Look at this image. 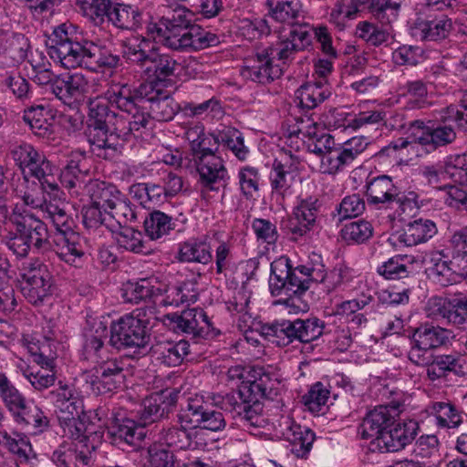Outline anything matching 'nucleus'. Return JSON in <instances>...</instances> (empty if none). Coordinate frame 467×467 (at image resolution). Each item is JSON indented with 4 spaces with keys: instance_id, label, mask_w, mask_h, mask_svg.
<instances>
[{
    "instance_id": "nucleus-51",
    "label": "nucleus",
    "mask_w": 467,
    "mask_h": 467,
    "mask_svg": "<svg viewBox=\"0 0 467 467\" xmlns=\"http://www.w3.org/2000/svg\"><path fill=\"white\" fill-rule=\"evenodd\" d=\"M402 0H368L369 12L382 24H390L398 18Z\"/></svg>"
},
{
    "instance_id": "nucleus-63",
    "label": "nucleus",
    "mask_w": 467,
    "mask_h": 467,
    "mask_svg": "<svg viewBox=\"0 0 467 467\" xmlns=\"http://www.w3.org/2000/svg\"><path fill=\"white\" fill-rule=\"evenodd\" d=\"M329 391L317 382L312 386L309 391L302 397L304 405L312 412H319L321 407L327 401Z\"/></svg>"
},
{
    "instance_id": "nucleus-11",
    "label": "nucleus",
    "mask_w": 467,
    "mask_h": 467,
    "mask_svg": "<svg viewBox=\"0 0 467 467\" xmlns=\"http://www.w3.org/2000/svg\"><path fill=\"white\" fill-rule=\"evenodd\" d=\"M311 280L305 274H299L297 267L293 268L288 258L281 257L271 264V275L269 277V288L273 296H281L283 293L289 296L284 301L279 300L288 307L303 310L296 302L307 289Z\"/></svg>"
},
{
    "instance_id": "nucleus-57",
    "label": "nucleus",
    "mask_w": 467,
    "mask_h": 467,
    "mask_svg": "<svg viewBox=\"0 0 467 467\" xmlns=\"http://www.w3.org/2000/svg\"><path fill=\"white\" fill-rule=\"evenodd\" d=\"M0 436L5 442L6 449L16 455L21 462H27L33 457L34 451L30 441L26 435L17 434L19 439L13 438L7 431H0Z\"/></svg>"
},
{
    "instance_id": "nucleus-43",
    "label": "nucleus",
    "mask_w": 467,
    "mask_h": 467,
    "mask_svg": "<svg viewBox=\"0 0 467 467\" xmlns=\"http://www.w3.org/2000/svg\"><path fill=\"white\" fill-rule=\"evenodd\" d=\"M178 259L181 262L207 265L212 262L210 244L202 239H191L180 245Z\"/></svg>"
},
{
    "instance_id": "nucleus-7",
    "label": "nucleus",
    "mask_w": 467,
    "mask_h": 467,
    "mask_svg": "<svg viewBox=\"0 0 467 467\" xmlns=\"http://www.w3.org/2000/svg\"><path fill=\"white\" fill-rule=\"evenodd\" d=\"M76 5L95 26L111 25L123 31H137L143 25V12L136 5L114 0H76Z\"/></svg>"
},
{
    "instance_id": "nucleus-4",
    "label": "nucleus",
    "mask_w": 467,
    "mask_h": 467,
    "mask_svg": "<svg viewBox=\"0 0 467 467\" xmlns=\"http://www.w3.org/2000/svg\"><path fill=\"white\" fill-rule=\"evenodd\" d=\"M72 24H62L49 36L47 54L66 68L84 67L90 71H104L118 66L119 57L88 40L79 41Z\"/></svg>"
},
{
    "instance_id": "nucleus-47",
    "label": "nucleus",
    "mask_w": 467,
    "mask_h": 467,
    "mask_svg": "<svg viewBox=\"0 0 467 467\" xmlns=\"http://www.w3.org/2000/svg\"><path fill=\"white\" fill-rule=\"evenodd\" d=\"M214 142L230 150L240 161H244L248 155V148L244 143L241 131L235 128L225 127L213 136Z\"/></svg>"
},
{
    "instance_id": "nucleus-28",
    "label": "nucleus",
    "mask_w": 467,
    "mask_h": 467,
    "mask_svg": "<svg viewBox=\"0 0 467 467\" xmlns=\"http://www.w3.org/2000/svg\"><path fill=\"white\" fill-rule=\"evenodd\" d=\"M282 435L291 445V452L297 458H306L316 439L315 432L286 418L283 422Z\"/></svg>"
},
{
    "instance_id": "nucleus-49",
    "label": "nucleus",
    "mask_w": 467,
    "mask_h": 467,
    "mask_svg": "<svg viewBox=\"0 0 467 467\" xmlns=\"http://www.w3.org/2000/svg\"><path fill=\"white\" fill-rule=\"evenodd\" d=\"M174 225L175 223L171 216L157 210L150 213L144 221L145 232L152 240L169 234Z\"/></svg>"
},
{
    "instance_id": "nucleus-62",
    "label": "nucleus",
    "mask_w": 467,
    "mask_h": 467,
    "mask_svg": "<svg viewBox=\"0 0 467 467\" xmlns=\"http://www.w3.org/2000/svg\"><path fill=\"white\" fill-rule=\"evenodd\" d=\"M28 349L32 355H40L50 360L57 358V347L52 336H34L28 343Z\"/></svg>"
},
{
    "instance_id": "nucleus-50",
    "label": "nucleus",
    "mask_w": 467,
    "mask_h": 467,
    "mask_svg": "<svg viewBox=\"0 0 467 467\" xmlns=\"http://www.w3.org/2000/svg\"><path fill=\"white\" fill-rule=\"evenodd\" d=\"M21 293L32 305H42L52 296V279L21 282Z\"/></svg>"
},
{
    "instance_id": "nucleus-5",
    "label": "nucleus",
    "mask_w": 467,
    "mask_h": 467,
    "mask_svg": "<svg viewBox=\"0 0 467 467\" xmlns=\"http://www.w3.org/2000/svg\"><path fill=\"white\" fill-rule=\"evenodd\" d=\"M178 395L177 389H165L147 396L138 410V422L126 418L117 420L111 426L110 433L114 442L139 448L140 442L146 436L145 426L168 417L177 403Z\"/></svg>"
},
{
    "instance_id": "nucleus-37",
    "label": "nucleus",
    "mask_w": 467,
    "mask_h": 467,
    "mask_svg": "<svg viewBox=\"0 0 467 467\" xmlns=\"http://www.w3.org/2000/svg\"><path fill=\"white\" fill-rule=\"evenodd\" d=\"M50 110L43 104H34L23 111V119L32 132L40 138L49 140L54 134V125L48 119Z\"/></svg>"
},
{
    "instance_id": "nucleus-46",
    "label": "nucleus",
    "mask_w": 467,
    "mask_h": 467,
    "mask_svg": "<svg viewBox=\"0 0 467 467\" xmlns=\"http://www.w3.org/2000/svg\"><path fill=\"white\" fill-rule=\"evenodd\" d=\"M179 67L177 61L169 54L161 53L158 48H151V59L147 66V71L160 81L174 76Z\"/></svg>"
},
{
    "instance_id": "nucleus-44",
    "label": "nucleus",
    "mask_w": 467,
    "mask_h": 467,
    "mask_svg": "<svg viewBox=\"0 0 467 467\" xmlns=\"http://www.w3.org/2000/svg\"><path fill=\"white\" fill-rule=\"evenodd\" d=\"M88 192L91 201L101 206L104 211L110 210L123 196L114 184L99 180L89 183Z\"/></svg>"
},
{
    "instance_id": "nucleus-6",
    "label": "nucleus",
    "mask_w": 467,
    "mask_h": 467,
    "mask_svg": "<svg viewBox=\"0 0 467 467\" xmlns=\"http://www.w3.org/2000/svg\"><path fill=\"white\" fill-rule=\"evenodd\" d=\"M0 213L12 225L4 237L5 244L17 258L26 257L32 244L38 250L48 248V230L44 222L29 213H19L16 209L9 213L5 203L0 204Z\"/></svg>"
},
{
    "instance_id": "nucleus-40",
    "label": "nucleus",
    "mask_w": 467,
    "mask_h": 467,
    "mask_svg": "<svg viewBox=\"0 0 467 467\" xmlns=\"http://www.w3.org/2000/svg\"><path fill=\"white\" fill-rule=\"evenodd\" d=\"M262 334L271 343L278 347H286L297 340L296 320H280L265 324Z\"/></svg>"
},
{
    "instance_id": "nucleus-53",
    "label": "nucleus",
    "mask_w": 467,
    "mask_h": 467,
    "mask_svg": "<svg viewBox=\"0 0 467 467\" xmlns=\"http://www.w3.org/2000/svg\"><path fill=\"white\" fill-rule=\"evenodd\" d=\"M115 239L118 245L135 254L144 253L143 234L132 227L115 228Z\"/></svg>"
},
{
    "instance_id": "nucleus-39",
    "label": "nucleus",
    "mask_w": 467,
    "mask_h": 467,
    "mask_svg": "<svg viewBox=\"0 0 467 467\" xmlns=\"http://www.w3.org/2000/svg\"><path fill=\"white\" fill-rule=\"evenodd\" d=\"M152 351L156 358L168 367L181 365L190 353V344L186 340L178 342L162 341L157 343Z\"/></svg>"
},
{
    "instance_id": "nucleus-3",
    "label": "nucleus",
    "mask_w": 467,
    "mask_h": 467,
    "mask_svg": "<svg viewBox=\"0 0 467 467\" xmlns=\"http://www.w3.org/2000/svg\"><path fill=\"white\" fill-rule=\"evenodd\" d=\"M225 426L223 413L213 409L202 395H194L187 399L185 407L177 414V423L161 429L159 440L174 451L203 449L207 443L202 430L217 432Z\"/></svg>"
},
{
    "instance_id": "nucleus-30",
    "label": "nucleus",
    "mask_w": 467,
    "mask_h": 467,
    "mask_svg": "<svg viewBox=\"0 0 467 467\" xmlns=\"http://www.w3.org/2000/svg\"><path fill=\"white\" fill-rule=\"evenodd\" d=\"M463 358L457 352L450 354L430 355V360L421 367H426V374L430 380L446 377L449 373L455 375L464 374Z\"/></svg>"
},
{
    "instance_id": "nucleus-8",
    "label": "nucleus",
    "mask_w": 467,
    "mask_h": 467,
    "mask_svg": "<svg viewBox=\"0 0 467 467\" xmlns=\"http://www.w3.org/2000/svg\"><path fill=\"white\" fill-rule=\"evenodd\" d=\"M462 106V99L456 105H450L442 109L439 113V122L427 125L423 120L416 119L410 122L408 131L412 142L419 143L426 150L432 152L440 147L447 146L456 140V131L451 123H455L457 128L467 132L463 127L460 125L458 117H453L448 111L451 108H460Z\"/></svg>"
},
{
    "instance_id": "nucleus-52",
    "label": "nucleus",
    "mask_w": 467,
    "mask_h": 467,
    "mask_svg": "<svg viewBox=\"0 0 467 467\" xmlns=\"http://www.w3.org/2000/svg\"><path fill=\"white\" fill-rule=\"evenodd\" d=\"M0 400L10 414L15 412L27 400L2 372H0Z\"/></svg>"
},
{
    "instance_id": "nucleus-20",
    "label": "nucleus",
    "mask_w": 467,
    "mask_h": 467,
    "mask_svg": "<svg viewBox=\"0 0 467 467\" xmlns=\"http://www.w3.org/2000/svg\"><path fill=\"white\" fill-rule=\"evenodd\" d=\"M244 78L259 84H269L283 75L281 64H276L265 47H257L245 58L242 69Z\"/></svg>"
},
{
    "instance_id": "nucleus-14",
    "label": "nucleus",
    "mask_w": 467,
    "mask_h": 467,
    "mask_svg": "<svg viewBox=\"0 0 467 467\" xmlns=\"http://www.w3.org/2000/svg\"><path fill=\"white\" fill-rule=\"evenodd\" d=\"M452 337L453 333L450 329L423 324L413 332L408 358L415 365H424L429 362L431 350L447 345Z\"/></svg>"
},
{
    "instance_id": "nucleus-56",
    "label": "nucleus",
    "mask_w": 467,
    "mask_h": 467,
    "mask_svg": "<svg viewBox=\"0 0 467 467\" xmlns=\"http://www.w3.org/2000/svg\"><path fill=\"white\" fill-rule=\"evenodd\" d=\"M103 208L91 201V204L82 210L83 223L88 229H95L105 225L111 232L115 231L116 224L112 223L109 211L102 212Z\"/></svg>"
},
{
    "instance_id": "nucleus-19",
    "label": "nucleus",
    "mask_w": 467,
    "mask_h": 467,
    "mask_svg": "<svg viewBox=\"0 0 467 467\" xmlns=\"http://www.w3.org/2000/svg\"><path fill=\"white\" fill-rule=\"evenodd\" d=\"M409 197H404L399 187L388 175L374 177L366 183V196L368 204L379 209H390L394 204L402 206L408 200H415L417 195L410 192Z\"/></svg>"
},
{
    "instance_id": "nucleus-41",
    "label": "nucleus",
    "mask_w": 467,
    "mask_h": 467,
    "mask_svg": "<svg viewBox=\"0 0 467 467\" xmlns=\"http://www.w3.org/2000/svg\"><path fill=\"white\" fill-rule=\"evenodd\" d=\"M85 158L80 152H71L67 165L58 175V182L67 189H74L84 183L88 170L84 167Z\"/></svg>"
},
{
    "instance_id": "nucleus-38",
    "label": "nucleus",
    "mask_w": 467,
    "mask_h": 467,
    "mask_svg": "<svg viewBox=\"0 0 467 467\" xmlns=\"http://www.w3.org/2000/svg\"><path fill=\"white\" fill-rule=\"evenodd\" d=\"M451 29V19L444 14H440L432 19L418 21L414 28V34L421 40L439 41L446 38Z\"/></svg>"
},
{
    "instance_id": "nucleus-9",
    "label": "nucleus",
    "mask_w": 467,
    "mask_h": 467,
    "mask_svg": "<svg viewBox=\"0 0 467 467\" xmlns=\"http://www.w3.org/2000/svg\"><path fill=\"white\" fill-rule=\"evenodd\" d=\"M47 213L55 229V252L67 264L78 265L85 256L83 238L74 230L75 222L64 208L50 203Z\"/></svg>"
},
{
    "instance_id": "nucleus-33",
    "label": "nucleus",
    "mask_w": 467,
    "mask_h": 467,
    "mask_svg": "<svg viewBox=\"0 0 467 467\" xmlns=\"http://www.w3.org/2000/svg\"><path fill=\"white\" fill-rule=\"evenodd\" d=\"M308 128L306 130L308 137L307 150L309 152L320 157L324 171L329 173L328 157L333 158L331 156L332 153L337 151L335 140L330 134L317 130L314 121H312Z\"/></svg>"
},
{
    "instance_id": "nucleus-22",
    "label": "nucleus",
    "mask_w": 467,
    "mask_h": 467,
    "mask_svg": "<svg viewBox=\"0 0 467 467\" xmlns=\"http://www.w3.org/2000/svg\"><path fill=\"white\" fill-rule=\"evenodd\" d=\"M402 407L403 403L391 401L388 405H380L370 410L360 426L362 438H374L375 442L383 431L395 423Z\"/></svg>"
},
{
    "instance_id": "nucleus-18",
    "label": "nucleus",
    "mask_w": 467,
    "mask_h": 467,
    "mask_svg": "<svg viewBox=\"0 0 467 467\" xmlns=\"http://www.w3.org/2000/svg\"><path fill=\"white\" fill-rule=\"evenodd\" d=\"M428 317L445 321L459 329L467 331V296L454 295L451 297L432 296L425 306Z\"/></svg>"
},
{
    "instance_id": "nucleus-64",
    "label": "nucleus",
    "mask_w": 467,
    "mask_h": 467,
    "mask_svg": "<svg viewBox=\"0 0 467 467\" xmlns=\"http://www.w3.org/2000/svg\"><path fill=\"white\" fill-rule=\"evenodd\" d=\"M353 278L352 269L343 263L337 264L329 273L326 274V279L322 281L328 290H334L342 285L349 283Z\"/></svg>"
},
{
    "instance_id": "nucleus-16",
    "label": "nucleus",
    "mask_w": 467,
    "mask_h": 467,
    "mask_svg": "<svg viewBox=\"0 0 467 467\" xmlns=\"http://www.w3.org/2000/svg\"><path fill=\"white\" fill-rule=\"evenodd\" d=\"M212 408H219L229 412L234 418L239 417L251 426L261 423L262 405L260 400L238 389L225 395H213L210 401Z\"/></svg>"
},
{
    "instance_id": "nucleus-13",
    "label": "nucleus",
    "mask_w": 467,
    "mask_h": 467,
    "mask_svg": "<svg viewBox=\"0 0 467 467\" xmlns=\"http://www.w3.org/2000/svg\"><path fill=\"white\" fill-rule=\"evenodd\" d=\"M162 322L170 330L192 335L196 339L213 338L220 334V331L213 327L206 313L199 308H188L181 313L167 314L163 316Z\"/></svg>"
},
{
    "instance_id": "nucleus-12",
    "label": "nucleus",
    "mask_w": 467,
    "mask_h": 467,
    "mask_svg": "<svg viewBox=\"0 0 467 467\" xmlns=\"http://www.w3.org/2000/svg\"><path fill=\"white\" fill-rule=\"evenodd\" d=\"M47 398L55 408L60 424L69 429L73 438H79L82 428L78 426V421L84 412L81 392L73 384L58 381L57 387L48 392Z\"/></svg>"
},
{
    "instance_id": "nucleus-58",
    "label": "nucleus",
    "mask_w": 467,
    "mask_h": 467,
    "mask_svg": "<svg viewBox=\"0 0 467 467\" xmlns=\"http://www.w3.org/2000/svg\"><path fill=\"white\" fill-rule=\"evenodd\" d=\"M21 282L52 279L47 265L39 258H29L19 268Z\"/></svg>"
},
{
    "instance_id": "nucleus-26",
    "label": "nucleus",
    "mask_w": 467,
    "mask_h": 467,
    "mask_svg": "<svg viewBox=\"0 0 467 467\" xmlns=\"http://www.w3.org/2000/svg\"><path fill=\"white\" fill-rule=\"evenodd\" d=\"M15 423L31 435H39L49 427V419L34 400H26L10 414Z\"/></svg>"
},
{
    "instance_id": "nucleus-21",
    "label": "nucleus",
    "mask_w": 467,
    "mask_h": 467,
    "mask_svg": "<svg viewBox=\"0 0 467 467\" xmlns=\"http://www.w3.org/2000/svg\"><path fill=\"white\" fill-rule=\"evenodd\" d=\"M200 176L199 182L208 190H218L219 185L225 184L228 171L223 160L210 148L192 158Z\"/></svg>"
},
{
    "instance_id": "nucleus-27",
    "label": "nucleus",
    "mask_w": 467,
    "mask_h": 467,
    "mask_svg": "<svg viewBox=\"0 0 467 467\" xmlns=\"http://www.w3.org/2000/svg\"><path fill=\"white\" fill-rule=\"evenodd\" d=\"M87 78L79 73L58 75L54 83L53 94L65 104L82 100L88 91Z\"/></svg>"
},
{
    "instance_id": "nucleus-35",
    "label": "nucleus",
    "mask_w": 467,
    "mask_h": 467,
    "mask_svg": "<svg viewBox=\"0 0 467 467\" xmlns=\"http://www.w3.org/2000/svg\"><path fill=\"white\" fill-rule=\"evenodd\" d=\"M438 232L436 223L430 219L419 218L408 223L399 235V242L415 246L431 239Z\"/></svg>"
},
{
    "instance_id": "nucleus-32",
    "label": "nucleus",
    "mask_w": 467,
    "mask_h": 467,
    "mask_svg": "<svg viewBox=\"0 0 467 467\" xmlns=\"http://www.w3.org/2000/svg\"><path fill=\"white\" fill-rule=\"evenodd\" d=\"M269 16L276 22L295 27L297 25H309L304 21V12L299 0H266Z\"/></svg>"
},
{
    "instance_id": "nucleus-55",
    "label": "nucleus",
    "mask_w": 467,
    "mask_h": 467,
    "mask_svg": "<svg viewBox=\"0 0 467 467\" xmlns=\"http://www.w3.org/2000/svg\"><path fill=\"white\" fill-rule=\"evenodd\" d=\"M154 294V285L147 278L137 282H128L123 288L122 297L125 302L139 304L150 299Z\"/></svg>"
},
{
    "instance_id": "nucleus-36",
    "label": "nucleus",
    "mask_w": 467,
    "mask_h": 467,
    "mask_svg": "<svg viewBox=\"0 0 467 467\" xmlns=\"http://www.w3.org/2000/svg\"><path fill=\"white\" fill-rule=\"evenodd\" d=\"M431 266L429 267L430 276L442 286H447L458 281L461 276L459 266L455 267L452 261L448 260L444 251H435L430 255Z\"/></svg>"
},
{
    "instance_id": "nucleus-45",
    "label": "nucleus",
    "mask_w": 467,
    "mask_h": 467,
    "mask_svg": "<svg viewBox=\"0 0 467 467\" xmlns=\"http://www.w3.org/2000/svg\"><path fill=\"white\" fill-rule=\"evenodd\" d=\"M330 95L328 89L320 83H306L296 91L297 105L306 110L313 109L323 103Z\"/></svg>"
},
{
    "instance_id": "nucleus-48",
    "label": "nucleus",
    "mask_w": 467,
    "mask_h": 467,
    "mask_svg": "<svg viewBox=\"0 0 467 467\" xmlns=\"http://www.w3.org/2000/svg\"><path fill=\"white\" fill-rule=\"evenodd\" d=\"M412 262L408 255H396L378 267V273L388 280H400L410 277L413 273Z\"/></svg>"
},
{
    "instance_id": "nucleus-1",
    "label": "nucleus",
    "mask_w": 467,
    "mask_h": 467,
    "mask_svg": "<svg viewBox=\"0 0 467 467\" xmlns=\"http://www.w3.org/2000/svg\"><path fill=\"white\" fill-rule=\"evenodd\" d=\"M182 107L153 82L138 88L114 85L104 96L89 99L87 137L90 151L103 160H116L133 133L147 128L150 118L170 121Z\"/></svg>"
},
{
    "instance_id": "nucleus-2",
    "label": "nucleus",
    "mask_w": 467,
    "mask_h": 467,
    "mask_svg": "<svg viewBox=\"0 0 467 467\" xmlns=\"http://www.w3.org/2000/svg\"><path fill=\"white\" fill-rule=\"evenodd\" d=\"M223 8L222 0H190L188 6L178 5L166 15L148 22V36L162 47L177 52L199 51L214 47L220 43L218 36L196 24L194 15L213 18Z\"/></svg>"
},
{
    "instance_id": "nucleus-10",
    "label": "nucleus",
    "mask_w": 467,
    "mask_h": 467,
    "mask_svg": "<svg viewBox=\"0 0 467 467\" xmlns=\"http://www.w3.org/2000/svg\"><path fill=\"white\" fill-rule=\"evenodd\" d=\"M11 155L26 180H36L41 190L49 194L58 191L57 168L31 144L25 143L15 147Z\"/></svg>"
},
{
    "instance_id": "nucleus-15",
    "label": "nucleus",
    "mask_w": 467,
    "mask_h": 467,
    "mask_svg": "<svg viewBox=\"0 0 467 467\" xmlns=\"http://www.w3.org/2000/svg\"><path fill=\"white\" fill-rule=\"evenodd\" d=\"M142 323L132 315L120 317L110 325L109 345L118 350L146 348L150 340V329H146Z\"/></svg>"
},
{
    "instance_id": "nucleus-31",
    "label": "nucleus",
    "mask_w": 467,
    "mask_h": 467,
    "mask_svg": "<svg viewBox=\"0 0 467 467\" xmlns=\"http://www.w3.org/2000/svg\"><path fill=\"white\" fill-rule=\"evenodd\" d=\"M425 410L439 429H458L463 423V411L451 401H432Z\"/></svg>"
},
{
    "instance_id": "nucleus-25",
    "label": "nucleus",
    "mask_w": 467,
    "mask_h": 467,
    "mask_svg": "<svg viewBox=\"0 0 467 467\" xmlns=\"http://www.w3.org/2000/svg\"><path fill=\"white\" fill-rule=\"evenodd\" d=\"M125 361L112 358L103 360L96 368V379L92 381L93 387L99 393H108L124 387Z\"/></svg>"
},
{
    "instance_id": "nucleus-29",
    "label": "nucleus",
    "mask_w": 467,
    "mask_h": 467,
    "mask_svg": "<svg viewBox=\"0 0 467 467\" xmlns=\"http://www.w3.org/2000/svg\"><path fill=\"white\" fill-rule=\"evenodd\" d=\"M252 379L243 382L239 388L244 394H248L257 400H274L279 391V381L277 379L266 373L264 368H254L251 375Z\"/></svg>"
},
{
    "instance_id": "nucleus-17",
    "label": "nucleus",
    "mask_w": 467,
    "mask_h": 467,
    "mask_svg": "<svg viewBox=\"0 0 467 467\" xmlns=\"http://www.w3.org/2000/svg\"><path fill=\"white\" fill-rule=\"evenodd\" d=\"M312 31L313 27L310 25H297L295 27H289L287 32L280 33L275 44L265 47L277 61L276 64H281L284 68L295 59L299 51L305 50L311 45Z\"/></svg>"
},
{
    "instance_id": "nucleus-23",
    "label": "nucleus",
    "mask_w": 467,
    "mask_h": 467,
    "mask_svg": "<svg viewBox=\"0 0 467 467\" xmlns=\"http://www.w3.org/2000/svg\"><path fill=\"white\" fill-rule=\"evenodd\" d=\"M319 207L318 200L312 196L298 202L287 225L292 240L297 241L298 238L315 229Z\"/></svg>"
},
{
    "instance_id": "nucleus-24",
    "label": "nucleus",
    "mask_w": 467,
    "mask_h": 467,
    "mask_svg": "<svg viewBox=\"0 0 467 467\" xmlns=\"http://www.w3.org/2000/svg\"><path fill=\"white\" fill-rule=\"evenodd\" d=\"M419 424L410 420L391 424L375 441L381 452H396L410 444L418 434Z\"/></svg>"
},
{
    "instance_id": "nucleus-54",
    "label": "nucleus",
    "mask_w": 467,
    "mask_h": 467,
    "mask_svg": "<svg viewBox=\"0 0 467 467\" xmlns=\"http://www.w3.org/2000/svg\"><path fill=\"white\" fill-rule=\"evenodd\" d=\"M297 341L309 343L322 335H327L325 322L317 317L296 319Z\"/></svg>"
},
{
    "instance_id": "nucleus-61",
    "label": "nucleus",
    "mask_w": 467,
    "mask_h": 467,
    "mask_svg": "<svg viewBox=\"0 0 467 467\" xmlns=\"http://www.w3.org/2000/svg\"><path fill=\"white\" fill-rule=\"evenodd\" d=\"M109 216H111L116 228L124 227L128 223L134 222L137 218L130 202L124 195L109 211Z\"/></svg>"
},
{
    "instance_id": "nucleus-42",
    "label": "nucleus",
    "mask_w": 467,
    "mask_h": 467,
    "mask_svg": "<svg viewBox=\"0 0 467 467\" xmlns=\"http://www.w3.org/2000/svg\"><path fill=\"white\" fill-rule=\"evenodd\" d=\"M85 342L83 349L87 358H101L104 348V341L108 337V327L101 320L88 321V327L84 330Z\"/></svg>"
},
{
    "instance_id": "nucleus-60",
    "label": "nucleus",
    "mask_w": 467,
    "mask_h": 467,
    "mask_svg": "<svg viewBox=\"0 0 467 467\" xmlns=\"http://www.w3.org/2000/svg\"><path fill=\"white\" fill-rule=\"evenodd\" d=\"M291 172L285 163L282 161L275 160L270 172V183L274 192L284 194L291 183Z\"/></svg>"
},
{
    "instance_id": "nucleus-59",
    "label": "nucleus",
    "mask_w": 467,
    "mask_h": 467,
    "mask_svg": "<svg viewBox=\"0 0 467 467\" xmlns=\"http://www.w3.org/2000/svg\"><path fill=\"white\" fill-rule=\"evenodd\" d=\"M372 234L373 227L371 223L364 220L347 223L341 230L342 238L348 243H364L372 236Z\"/></svg>"
},
{
    "instance_id": "nucleus-34",
    "label": "nucleus",
    "mask_w": 467,
    "mask_h": 467,
    "mask_svg": "<svg viewBox=\"0 0 467 467\" xmlns=\"http://www.w3.org/2000/svg\"><path fill=\"white\" fill-rule=\"evenodd\" d=\"M368 142L363 136L353 137L347 140L342 146L337 148L329 160V173H335L343 167L350 165L364 150Z\"/></svg>"
}]
</instances>
